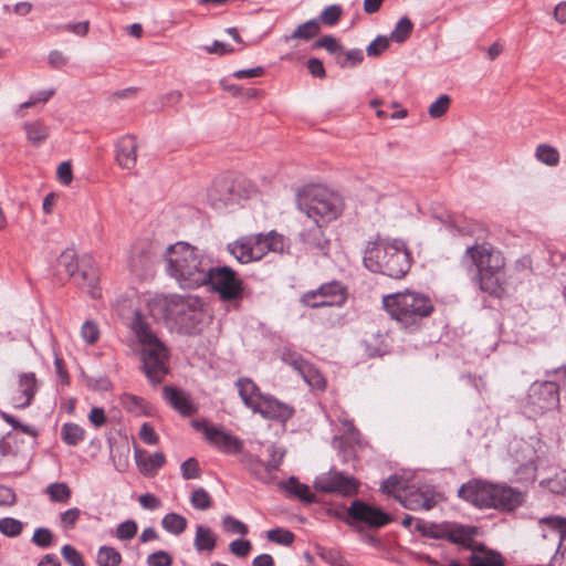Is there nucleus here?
Listing matches in <instances>:
<instances>
[{"instance_id": "nucleus-1", "label": "nucleus", "mask_w": 566, "mask_h": 566, "mask_svg": "<svg viewBox=\"0 0 566 566\" xmlns=\"http://www.w3.org/2000/svg\"><path fill=\"white\" fill-rule=\"evenodd\" d=\"M461 262L475 269L473 281L482 292L497 298L503 297L506 262L499 249L488 242L475 243L465 249Z\"/></svg>"}, {"instance_id": "nucleus-2", "label": "nucleus", "mask_w": 566, "mask_h": 566, "mask_svg": "<svg viewBox=\"0 0 566 566\" xmlns=\"http://www.w3.org/2000/svg\"><path fill=\"white\" fill-rule=\"evenodd\" d=\"M167 273L184 289H197L205 285L209 261L199 249L187 243L176 242L166 249Z\"/></svg>"}, {"instance_id": "nucleus-3", "label": "nucleus", "mask_w": 566, "mask_h": 566, "mask_svg": "<svg viewBox=\"0 0 566 566\" xmlns=\"http://www.w3.org/2000/svg\"><path fill=\"white\" fill-rule=\"evenodd\" d=\"M132 328L143 345V369L153 384H159L168 374L169 352L165 344L151 332L149 324L139 312L135 313Z\"/></svg>"}, {"instance_id": "nucleus-4", "label": "nucleus", "mask_w": 566, "mask_h": 566, "mask_svg": "<svg viewBox=\"0 0 566 566\" xmlns=\"http://www.w3.org/2000/svg\"><path fill=\"white\" fill-rule=\"evenodd\" d=\"M458 494L462 500L479 509L494 507L512 511L523 501L522 493L510 486L478 479L462 484Z\"/></svg>"}, {"instance_id": "nucleus-5", "label": "nucleus", "mask_w": 566, "mask_h": 566, "mask_svg": "<svg viewBox=\"0 0 566 566\" xmlns=\"http://www.w3.org/2000/svg\"><path fill=\"white\" fill-rule=\"evenodd\" d=\"M364 264L371 272L400 279L409 271L411 256L403 241H381L366 250Z\"/></svg>"}, {"instance_id": "nucleus-6", "label": "nucleus", "mask_w": 566, "mask_h": 566, "mask_svg": "<svg viewBox=\"0 0 566 566\" xmlns=\"http://www.w3.org/2000/svg\"><path fill=\"white\" fill-rule=\"evenodd\" d=\"M164 310L166 317L187 335L200 333L210 318L203 301L196 295H170L165 300Z\"/></svg>"}, {"instance_id": "nucleus-7", "label": "nucleus", "mask_w": 566, "mask_h": 566, "mask_svg": "<svg viewBox=\"0 0 566 566\" xmlns=\"http://www.w3.org/2000/svg\"><path fill=\"white\" fill-rule=\"evenodd\" d=\"M382 305L391 318L405 327L415 326L432 314L434 306L429 296L413 291L385 295Z\"/></svg>"}, {"instance_id": "nucleus-8", "label": "nucleus", "mask_w": 566, "mask_h": 566, "mask_svg": "<svg viewBox=\"0 0 566 566\" xmlns=\"http://www.w3.org/2000/svg\"><path fill=\"white\" fill-rule=\"evenodd\" d=\"M57 266L63 268L69 277H73L78 285L85 287L93 298L101 296L97 286L98 274L91 258L78 261L76 252L73 249H66L60 254Z\"/></svg>"}, {"instance_id": "nucleus-9", "label": "nucleus", "mask_w": 566, "mask_h": 566, "mask_svg": "<svg viewBox=\"0 0 566 566\" xmlns=\"http://www.w3.org/2000/svg\"><path fill=\"white\" fill-rule=\"evenodd\" d=\"M298 208L308 219L327 222L337 218L342 212L340 199L326 189L316 188L300 196Z\"/></svg>"}, {"instance_id": "nucleus-10", "label": "nucleus", "mask_w": 566, "mask_h": 566, "mask_svg": "<svg viewBox=\"0 0 566 566\" xmlns=\"http://www.w3.org/2000/svg\"><path fill=\"white\" fill-rule=\"evenodd\" d=\"M250 409L263 418L285 423L294 415V408L274 396L262 394L259 387L250 380Z\"/></svg>"}, {"instance_id": "nucleus-11", "label": "nucleus", "mask_w": 566, "mask_h": 566, "mask_svg": "<svg viewBox=\"0 0 566 566\" xmlns=\"http://www.w3.org/2000/svg\"><path fill=\"white\" fill-rule=\"evenodd\" d=\"M347 300V290L339 281H331L321 284L317 289L302 294L300 301L311 308L340 307Z\"/></svg>"}, {"instance_id": "nucleus-12", "label": "nucleus", "mask_w": 566, "mask_h": 566, "mask_svg": "<svg viewBox=\"0 0 566 566\" xmlns=\"http://www.w3.org/2000/svg\"><path fill=\"white\" fill-rule=\"evenodd\" d=\"M205 285H209L223 301L235 300L242 292L241 281L229 266H211L206 272Z\"/></svg>"}, {"instance_id": "nucleus-13", "label": "nucleus", "mask_w": 566, "mask_h": 566, "mask_svg": "<svg viewBox=\"0 0 566 566\" xmlns=\"http://www.w3.org/2000/svg\"><path fill=\"white\" fill-rule=\"evenodd\" d=\"M245 178L243 176H224L214 180L209 197L217 208L240 203L247 198Z\"/></svg>"}, {"instance_id": "nucleus-14", "label": "nucleus", "mask_w": 566, "mask_h": 566, "mask_svg": "<svg viewBox=\"0 0 566 566\" xmlns=\"http://www.w3.org/2000/svg\"><path fill=\"white\" fill-rule=\"evenodd\" d=\"M559 406V387L554 380L535 381L526 397V407L534 415H543Z\"/></svg>"}, {"instance_id": "nucleus-15", "label": "nucleus", "mask_w": 566, "mask_h": 566, "mask_svg": "<svg viewBox=\"0 0 566 566\" xmlns=\"http://www.w3.org/2000/svg\"><path fill=\"white\" fill-rule=\"evenodd\" d=\"M296 242L301 245V251L314 258H326L331 250V240L326 237L319 220L312 221L301 231Z\"/></svg>"}, {"instance_id": "nucleus-16", "label": "nucleus", "mask_w": 566, "mask_h": 566, "mask_svg": "<svg viewBox=\"0 0 566 566\" xmlns=\"http://www.w3.org/2000/svg\"><path fill=\"white\" fill-rule=\"evenodd\" d=\"M391 521L388 513L360 500L352 502L347 509L346 522L349 525L364 524L369 527L379 528Z\"/></svg>"}, {"instance_id": "nucleus-17", "label": "nucleus", "mask_w": 566, "mask_h": 566, "mask_svg": "<svg viewBox=\"0 0 566 566\" xmlns=\"http://www.w3.org/2000/svg\"><path fill=\"white\" fill-rule=\"evenodd\" d=\"M266 459H250V473L263 483H271L275 479V474L286 454L283 447L268 444L265 447Z\"/></svg>"}, {"instance_id": "nucleus-18", "label": "nucleus", "mask_w": 566, "mask_h": 566, "mask_svg": "<svg viewBox=\"0 0 566 566\" xmlns=\"http://www.w3.org/2000/svg\"><path fill=\"white\" fill-rule=\"evenodd\" d=\"M359 484V481L354 476L338 471H329L315 482L317 490L326 493H337L343 496L357 494Z\"/></svg>"}, {"instance_id": "nucleus-19", "label": "nucleus", "mask_w": 566, "mask_h": 566, "mask_svg": "<svg viewBox=\"0 0 566 566\" xmlns=\"http://www.w3.org/2000/svg\"><path fill=\"white\" fill-rule=\"evenodd\" d=\"M192 426L198 431H202L209 443L222 452L238 453L243 447L242 441L237 439L234 436L226 432L221 428L211 426L207 421H193Z\"/></svg>"}, {"instance_id": "nucleus-20", "label": "nucleus", "mask_w": 566, "mask_h": 566, "mask_svg": "<svg viewBox=\"0 0 566 566\" xmlns=\"http://www.w3.org/2000/svg\"><path fill=\"white\" fill-rule=\"evenodd\" d=\"M287 248V239L276 231L268 234L259 233L250 242V261L261 260L268 252L283 253Z\"/></svg>"}, {"instance_id": "nucleus-21", "label": "nucleus", "mask_w": 566, "mask_h": 566, "mask_svg": "<svg viewBox=\"0 0 566 566\" xmlns=\"http://www.w3.org/2000/svg\"><path fill=\"white\" fill-rule=\"evenodd\" d=\"M38 391V379L34 373L18 375L17 388L11 397L12 405L18 409L29 407Z\"/></svg>"}, {"instance_id": "nucleus-22", "label": "nucleus", "mask_w": 566, "mask_h": 566, "mask_svg": "<svg viewBox=\"0 0 566 566\" xmlns=\"http://www.w3.org/2000/svg\"><path fill=\"white\" fill-rule=\"evenodd\" d=\"M156 255V244L149 239L137 241L130 251L129 265L133 271L148 268Z\"/></svg>"}, {"instance_id": "nucleus-23", "label": "nucleus", "mask_w": 566, "mask_h": 566, "mask_svg": "<svg viewBox=\"0 0 566 566\" xmlns=\"http://www.w3.org/2000/svg\"><path fill=\"white\" fill-rule=\"evenodd\" d=\"M137 140L132 135L120 137L115 145V159L123 169H133L137 163Z\"/></svg>"}, {"instance_id": "nucleus-24", "label": "nucleus", "mask_w": 566, "mask_h": 566, "mask_svg": "<svg viewBox=\"0 0 566 566\" xmlns=\"http://www.w3.org/2000/svg\"><path fill=\"white\" fill-rule=\"evenodd\" d=\"M400 502L410 511H429L437 504L436 493L430 488L409 491Z\"/></svg>"}, {"instance_id": "nucleus-25", "label": "nucleus", "mask_w": 566, "mask_h": 566, "mask_svg": "<svg viewBox=\"0 0 566 566\" xmlns=\"http://www.w3.org/2000/svg\"><path fill=\"white\" fill-rule=\"evenodd\" d=\"M163 392L169 405L181 416L189 417L197 411V408L192 403L189 395L185 391L172 386H165Z\"/></svg>"}, {"instance_id": "nucleus-26", "label": "nucleus", "mask_w": 566, "mask_h": 566, "mask_svg": "<svg viewBox=\"0 0 566 566\" xmlns=\"http://www.w3.org/2000/svg\"><path fill=\"white\" fill-rule=\"evenodd\" d=\"M135 460L140 473L145 476H154L166 463V457L163 452L149 454L143 449H135Z\"/></svg>"}, {"instance_id": "nucleus-27", "label": "nucleus", "mask_w": 566, "mask_h": 566, "mask_svg": "<svg viewBox=\"0 0 566 566\" xmlns=\"http://www.w3.org/2000/svg\"><path fill=\"white\" fill-rule=\"evenodd\" d=\"M541 523L558 532L560 545L553 558V563L554 565L566 566V518L560 516H547L543 517Z\"/></svg>"}, {"instance_id": "nucleus-28", "label": "nucleus", "mask_w": 566, "mask_h": 566, "mask_svg": "<svg viewBox=\"0 0 566 566\" xmlns=\"http://www.w3.org/2000/svg\"><path fill=\"white\" fill-rule=\"evenodd\" d=\"M280 488L284 490L289 496L296 497L302 502L312 503L315 500V494L311 491L310 486L301 483L295 476L280 482Z\"/></svg>"}, {"instance_id": "nucleus-29", "label": "nucleus", "mask_w": 566, "mask_h": 566, "mask_svg": "<svg viewBox=\"0 0 566 566\" xmlns=\"http://www.w3.org/2000/svg\"><path fill=\"white\" fill-rule=\"evenodd\" d=\"M23 130L28 142L35 147H39L49 138V128L41 119L25 122Z\"/></svg>"}, {"instance_id": "nucleus-30", "label": "nucleus", "mask_w": 566, "mask_h": 566, "mask_svg": "<svg viewBox=\"0 0 566 566\" xmlns=\"http://www.w3.org/2000/svg\"><path fill=\"white\" fill-rule=\"evenodd\" d=\"M470 566H505L502 555L494 551L480 548L469 557Z\"/></svg>"}, {"instance_id": "nucleus-31", "label": "nucleus", "mask_w": 566, "mask_h": 566, "mask_svg": "<svg viewBox=\"0 0 566 566\" xmlns=\"http://www.w3.org/2000/svg\"><path fill=\"white\" fill-rule=\"evenodd\" d=\"M217 545V537L211 528L198 525L196 528L195 547L198 552H212Z\"/></svg>"}, {"instance_id": "nucleus-32", "label": "nucleus", "mask_w": 566, "mask_h": 566, "mask_svg": "<svg viewBox=\"0 0 566 566\" xmlns=\"http://www.w3.org/2000/svg\"><path fill=\"white\" fill-rule=\"evenodd\" d=\"M443 538H447L451 543L455 544H464L468 541H471L474 531L472 527L463 526V525H450L444 526Z\"/></svg>"}, {"instance_id": "nucleus-33", "label": "nucleus", "mask_w": 566, "mask_h": 566, "mask_svg": "<svg viewBox=\"0 0 566 566\" xmlns=\"http://www.w3.org/2000/svg\"><path fill=\"white\" fill-rule=\"evenodd\" d=\"M61 438L67 446H77L85 438V430L77 423L67 422L62 426Z\"/></svg>"}, {"instance_id": "nucleus-34", "label": "nucleus", "mask_w": 566, "mask_h": 566, "mask_svg": "<svg viewBox=\"0 0 566 566\" xmlns=\"http://www.w3.org/2000/svg\"><path fill=\"white\" fill-rule=\"evenodd\" d=\"M122 560L120 553L112 546H101L97 551L96 564L98 566H118Z\"/></svg>"}, {"instance_id": "nucleus-35", "label": "nucleus", "mask_w": 566, "mask_h": 566, "mask_svg": "<svg viewBox=\"0 0 566 566\" xmlns=\"http://www.w3.org/2000/svg\"><path fill=\"white\" fill-rule=\"evenodd\" d=\"M300 376L311 388L319 390L325 388L326 381L323 375L316 367H314L310 363L305 365V367L300 373Z\"/></svg>"}, {"instance_id": "nucleus-36", "label": "nucleus", "mask_w": 566, "mask_h": 566, "mask_svg": "<svg viewBox=\"0 0 566 566\" xmlns=\"http://www.w3.org/2000/svg\"><path fill=\"white\" fill-rule=\"evenodd\" d=\"M535 157L538 161L549 167L557 166L560 158L558 150L547 144H541L536 147Z\"/></svg>"}, {"instance_id": "nucleus-37", "label": "nucleus", "mask_w": 566, "mask_h": 566, "mask_svg": "<svg viewBox=\"0 0 566 566\" xmlns=\"http://www.w3.org/2000/svg\"><path fill=\"white\" fill-rule=\"evenodd\" d=\"M163 527L174 535H180L187 528V520L177 513H168L161 521Z\"/></svg>"}, {"instance_id": "nucleus-38", "label": "nucleus", "mask_w": 566, "mask_h": 566, "mask_svg": "<svg viewBox=\"0 0 566 566\" xmlns=\"http://www.w3.org/2000/svg\"><path fill=\"white\" fill-rule=\"evenodd\" d=\"M50 500L56 503H67L71 499L72 491L64 482H54L46 488Z\"/></svg>"}, {"instance_id": "nucleus-39", "label": "nucleus", "mask_w": 566, "mask_h": 566, "mask_svg": "<svg viewBox=\"0 0 566 566\" xmlns=\"http://www.w3.org/2000/svg\"><path fill=\"white\" fill-rule=\"evenodd\" d=\"M319 32V24L316 20H310L302 24H300L294 32L286 36V40L290 39H302V40H311L315 35H317Z\"/></svg>"}, {"instance_id": "nucleus-40", "label": "nucleus", "mask_w": 566, "mask_h": 566, "mask_svg": "<svg viewBox=\"0 0 566 566\" xmlns=\"http://www.w3.org/2000/svg\"><path fill=\"white\" fill-rule=\"evenodd\" d=\"M279 356L284 364L291 366L298 374L302 371V369L308 363L298 353H296L287 347L281 348L279 350Z\"/></svg>"}, {"instance_id": "nucleus-41", "label": "nucleus", "mask_w": 566, "mask_h": 566, "mask_svg": "<svg viewBox=\"0 0 566 566\" xmlns=\"http://www.w3.org/2000/svg\"><path fill=\"white\" fill-rule=\"evenodd\" d=\"M279 356L284 364L291 366L298 374L302 371V369L308 363L298 353H296L287 347L281 348L279 350Z\"/></svg>"}, {"instance_id": "nucleus-42", "label": "nucleus", "mask_w": 566, "mask_h": 566, "mask_svg": "<svg viewBox=\"0 0 566 566\" xmlns=\"http://www.w3.org/2000/svg\"><path fill=\"white\" fill-rule=\"evenodd\" d=\"M279 356L284 364L291 366L298 374L302 371V369L308 363L298 353H296L287 347L281 348L279 350Z\"/></svg>"}, {"instance_id": "nucleus-43", "label": "nucleus", "mask_w": 566, "mask_h": 566, "mask_svg": "<svg viewBox=\"0 0 566 566\" xmlns=\"http://www.w3.org/2000/svg\"><path fill=\"white\" fill-rule=\"evenodd\" d=\"M120 405L128 412L135 415H142L145 412L146 402L143 398L132 395V394H123L120 396Z\"/></svg>"}, {"instance_id": "nucleus-44", "label": "nucleus", "mask_w": 566, "mask_h": 566, "mask_svg": "<svg viewBox=\"0 0 566 566\" xmlns=\"http://www.w3.org/2000/svg\"><path fill=\"white\" fill-rule=\"evenodd\" d=\"M412 29L413 24L410 21V19L403 17L397 22L395 30L391 32L390 38L397 43H402L409 38L410 33L412 32Z\"/></svg>"}, {"instance_id": "nucleus-45", "label": "nucleus", "mask_w": 566, "mask_h": 566, "mask_svg": "<svg viewBox=\"0 0 566 566\" xmlns=\"http://www.w3.org/2000/svg\"><path fill=\"white\" fill-rule=\"evenodd\" d=\"M23 531V523L13 517L0 518V533L8 537H17Z\"/></svg>"}, {"instance_id": "nucleus-46", "label": "nucleus", "mask_w": 566, "mask_h": 566, "mask_svg": "<svg viewBox=\"0 0 566 566\" xmlns=\"http://www.w3.org/2000/svg\"><path fill=\"white\" fill-rule=\"evenodd\" d=\"M190 503L195 509L206 511L212 506V499L203 488H198L191 493Z\"/></svg>"}, {"instance_id": "nucleus-47", "label": "nucleus", "mask_w": 566, "mask_h": 566, "mask_svg": "<svg viewBox=\"0 0 566 566\" xmlns=\"http://www.w3.org/2000/svg\"><path fill=\"white\" fill-rule=\"evenodd\" d=\"M81 510L72 507L60 514V525L63 530H73L81 517Z\"/></svg>"}, {"instance_id": "nucleus-48", "label": "nucleus", "mask_w": 566, "mask_h": 566, "mask_svg": "<svg viewBox=\"0 0 566 566\" xmlns=\"http://www.w3.org/2000/svg\"><path fill=\"white\" fill-rule=\"evenodd\" d=\"M450 97L446 94L440 95L428 109L429 115L432 118H439L444 115L450 106Z\"/></svg>"}, {"instance_id": "nucleus-49", "label": "nucleus", "mask_w": 566, "mask_h": 566, "mask_svg": "<svg viewBox=\"0 0 566 566\" xmlns=\"http://www.w3.org/2000/svg\"><path fill=\"white\" fill-rule=\"evenodd\" d=\"M61 554L65 562L71 566H86L82 554L72 545H64L61 548Z\"/></svg>"}, {"instance_id": "nucleus-50", "label": "nucleus", "mask_w": 566, "mask_h": 566, "mask_svg": "<svg viewBox=\"0 0 566 566\" xmlns=\"http://www.w3.org/2000/svg\"><path fill=\"white\" fill-rule=\"evenodd\" d=\"M137 523L133 520H127L120 523L116 528V537L120 541H128L137 534Z\"/></svg>"}, {"instance_id": "nucleus-51", "label": "nucleus", "mask_w": 566, "mask_h": 566, "mask_svg": "<svg viewBox=\"0 0 566 566\" xmlns=\"http://www.w3.org/2000/svg\"><path fill=\"white\" fill-rule=\"evenodd\" d=\"M268 539L282 545H291L294 541V534L289 530L273 528L268 532Z\"/></svg>"}, {"instance_id": "nucleus-52", "label": "nucleus", "mask_w": 566, "mask_h": 566, "mask_svg": "<svg viewBox=\"0 0 566 566\" xmlns=\"http://www.w3.org/2000/svg\"><path fill=\"white\" fill-rule=\"evenodd\" d=\"M389 48V40L386 36L378 35L366 48V53L370 57H377Z\"/></svg>"}, {"instance_id": "nucleus-53", "label": "nucleus", "mask_w": 566, "mask_h": 566, "mask_svg": "<svg viewBox=\"0 0 566 566\" xmlns=\"http://www.w3.org/2000/svg\"><path fill=\"white\" fill-rule=\"evenodd\" d=\"M180 470L185 480L198 479L201 475L199 463L195 458H189L186 460L181 464Z\"/></svg>"}, {"instance_id": "nucleus-54", "label": "nucleus", "mask_w": 566, "mask_h": 566, "mask_svg": "<svg viewBox=\"0 0 566 566\" xmlns=\"http://www.w3.org/2000/svg\"><path fill=\"white\" fill-rule=\"evenodd\" d=\"M229 252L241 263H248V242L240 239L228 245Z\"/></svg>"}, {"instance_id": "nucleus-55", "label": "nucleus", "mask_w": 566, "mask_h": 566, "mask_svg": "<svg viewBox=\"0 0 566 566\" xmlns=\"http://www.w3.org/2000/svg\"><path fill=\"white\" fill-rule=\"evenodd\" d=\"M343 13L342 7L332 4L326 7L321 13V20L327 25H334L338 22Z\"/></svg>"}, {"instance_id": "nucleus-56", "label": "nucleus", "mask_w": 566, "mask_h": 566, "mask_svg": "<svg viewBox=\"0 0 566 566\" xmlns=\"http://www.w3.org/2000/svg\"><path fill=\"white\" fill-rule=\"evenodd\" d=\"M32 542L39 547L46 548L53 542V534L49 528L39 527L33 533Z\"/></svg>"}, {"instance_id": "nucleus-57", "label": "nucleus", "mask_w": 566, "mask_h": 566, "mask_svg": "<svg viewBox=\"0 0 566 566\" xmlns=\"http://www.w3.org/2000/svg\"><path fill=\"white\" fill-rule=\"evenodd\" d=\"M81 335L87 344L93 345L98 340L99 329L94 322L86 321L81 328Z\"/></svg>"}, {"instance_id": "nucleus-58", "label": "nucleus", "mask_w": 566, "mask_h": 566, "mask_svg": "<svg viewBox=\"0 0 566 566\" xmlns=\"http://www.w3.org/2000/svg\"><path fill=\"white\" fill-rule=\"evenodd\" d=\"M222 527H223L224 532H227L229 534H233V535L234 534L243 535L248 531L247 526L242 522L233 518L230 515H227L223 517Z\"/></svg>"}, {"instance_id": "nucleus-59", "label": "nucleus", "mask_w": 566, "mask_h": 566, "mask_svg": "<svg viewBox=\"0 0 566 566\" xmlns=\"http://www.w3.org/2000/svg\"><path fill=\"white\" fill-rule=\"evenodd\" d=\"M315 48H322L328 51L329 53H337L343 51V46L332 35H324L319 40H317L314 44Z\"/></svg>"}, {"instance_id": "nucleus-60", "label": "nucleus", "mask_w": 566, "mask_h": 566, "mask_svg": "<svg viewBox=\"0 0 566 566\" xmlns=\"http://www.w3.org/2000/svg\"><path fill=\"white\" fill-rule=\"evenodd\" d=\"M364 60V53L360 49H353L345 53V57L339 62L342 67H354Z\"/></svg>"}, {"instance_id": "nucleus-61", "label": "nucleus", "mask_w": 566, "mask_h": 566, "mask_svg": "<svg viewBox=\"0 0 566 566\" xmlns=\"http://www.w3.org/2000/svg\"><path fill=\"white\" fill-rule=\"evenodd\" d=\"M148 566H171L172 558L165 551H158L150 554L147 558Z\"/></svg>"}, {"instance_id": "nucleus-62", "label": "nucleus", "mask_w": 566, "mask_h": 566, "mask_svg": "<svg viewBox=\"0 0 566 566\" xmlns=\"http://www.w3.org/2000/svg\"><path fill=\"white\" fill-rule=\"evenodd\" d=\"M317 555L319 558L331 564L332 566H337V564L343 558L338 551L326 547H317Z\"/></svg>"}, {"instance_id": "nucleus-63", "label": "nucleus", "mask_w": 566, "mask_h": 566, "mask_svg": "<svg viewBox=\"0 0 566 566\" xmlns=\"http://www.w3.org/2000/svg\"><path fill=\"white\" fill-rule=\"evenodd\" d=\"M139 438L149 446H155L159 441L158 434L155 432L153 426L150 423L145 422L143 423L140 431H139Z\"/></svg>"}, {"instance_id": "nucleus-64", "label": "nucleus", "mask_w": 566, "mask_h": 566, "mask_svg": "<svg viewBox=\"0 0 566 566\" xmlns=\"http://www.w3.org/2000/svg\"><path fill=\"white\" fill-rule=\"evenodd\" d=\"M220 85L222 86V88L226 92H228L233 97H240V96L243 97L245 95L244 88L242 86L233 83L231 76L221 80Z\"/></svg>"}]
</instances>
